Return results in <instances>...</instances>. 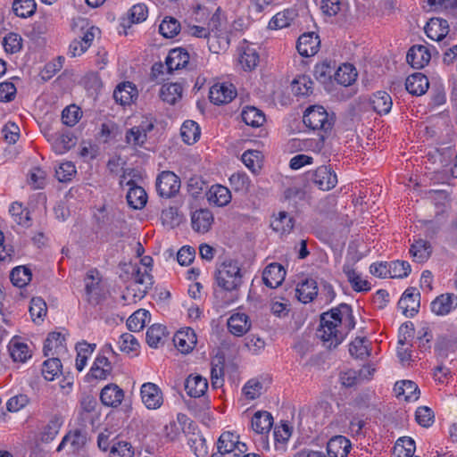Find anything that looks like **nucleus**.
<instances>
[{"label": "nucleus", "mask_w": 457, "mask_h": 457, "mask_svg": "<svg viewBox=\"0 0 457 457\" xmlns=\"http://www.w3.org/2000/svg\"><path fill=\"white\" fill-rule=\"evenodd\" d=\"M189 54L181 47L171 49L165 59V63L169 71H173L186 68L189 65Z\"/></svg>", "instance_id": "obj_23"}, {"label": "nucleus", "mask_w": 457, "mask_h": 457, "mask_svg": "<svg viewBox=\"0 0 457 457\" xmlns=\"http://www.w3.org/2000/svg\"><path fill=\"white\" fill-rule=\"evenodd\" d=\"M286 270L284 267L277 262L268 265L262 274L263 283L270 287L276 288L281 285L285 279Z\"/></svg>", "instance_id": "obj_20"}, {"label": "nucleus", "mask_w": 457, "mask_h": 457, "mask_svg": "<svg viewBox=\"0 0 457 457\" xmlns=\"http://www.w3.org/2000/svg\"><path fill=\"white\" fill-rule=\"evenodd\" d=\"M180 179L172 171H162L156 179V190L160 196L170 198L179 193Z\"/></svg>", "instance_id": "obj_6"}, {"label": "nucleus", "mask_w": 457, "mask_h": 457, "mask_svg": "<svg viewBox=\"0 0 457 457\" xmlns=\"http://www.w3.org/2000/svg\"><path fill=\"white\" fill-rule=\"evenodd\" d=\"M237 96V89L233 84L221 82L215 83L209 92L212 103L217 105L227 104Z\"/></svg>", "instance_id": "obj_10"}, {"label": "nucleus", "mask_w": 457, "mask_h": 457, "mask_svg": "<svg viewBox=\"0 0 457 457\" xmlns=\"http://www.w3.org/2000/svg\"><path fill=\"white\" fill-rule=\"evenodd\" d=\"M357 78L355 68L349 63L340 66L335 73V79L342 86L348 87L352 85Z\"/></svg>", "instance_id": "obj_48"}, {"label": "nucleus", "mask_w": 457, "mask_h": 457, "mask_svg": "<svg viewBox=\"0 0 457 457\" xmlns=\"http://www.w3.org/2000/svg\"><path fill=\"white\" fill-rule=\"evenodd\" d=\"M349 353L352 356L359 359L370 356L369 341L365 337H356L350 344Z\"/></svg>", "instance_id": "obj_58"}, {"label": "nucleus", "mask_w": 457, "mask_h": 457, "mask_svg": "<svg viewBox=\"0 0 457 457\" xmlns=\"http://www.w3.org/2000/svg\"><path fill=\"white\" fill-rule=\"evenodd\" d=\"M47 312V306L41 297H33L30 301L29 313L34 322L43 321Z\"/></svg>", "instance_id": "obj_59"}, {"label": "nucleus", "mask_w": 457, "mask_h": 457, "mask_svg": "<svg viewBox=\"0 0 457 457\" xmlns=\"http://www.w3.org/2000/svg\"><path fill=\"white\" fill-rule=\"evenodd\" d=\"M343 324L349 330L355 326L352 308L346 303H341L338 307L321 315L317 336L321 339L325 347L335 348L343 342L345 334L337 328L339 325Z\"/></svg>", "instance_id": "obj_1"}, {"label": "nucleus", "mask_w": 457, "mask_h": 457, "mask_svg": "<svg viewBox=\"0 0 457 457\" xmlns=\"http://www.w3.org/2000/svg\"><path fill=\"white\" fill-rule=\"evenodd\" d=\"M303 121L312 130L327 133L331 130L335 119L333 113H328L323 106L312 105L305 110Z\"/></svg>", "instance_id": "obj_3"}, {"label": "nucleus", "mask_w": 457, "mask_h": 457, "mask_svg": "<svg viewBox=\"0 0 457 457\" xmlns=\"http://www.w3.org/2000/svg\"><path fill=\"white\" fill-rule=\"evenodd\" d=\"M175 346L183 353H189L196 345V335L191 328H182L174 335Z\"/></svg>", "instance_id": "obj_19"}, {"label": "nucleus", "mask_w": 457, "mask_h": 457, "mask_svg": "<svg viewBox=\"0 0 457 457\" xmlns=\"http://www.w3.org/2000/svg\"><path fill=\"white\" fill-rule=\"evenodd\" d=\"M238 62L245 71H253L260 62L258 46L255 44L244 41L239 48Z\"/></svg>", "instance_id": "obj_7"}, {"label": "nucleus", "mask_w": 457, "mask_h": 457, "mask_svg": "<svg viewBox=\"0 0 457 457\" xmlns=\"http://www.w3.org/2000/svg\"><path fill=\"white\" fill-rule=\"evenodd\" d=\"M213 222L212 212L208 209H200L191 215L192 228L199 233L207 232Z\"/></svg>", "instance_id": "obj_28"}, {"label": "nucleus", "mask_w": 457, "mask_h": 457, "mask_svg": "<svg viewBox=\"0 0 457 457\" xmlns=\"http://www.w3.org/2000/svg\"><path fill=\"white\" fill-rule=\"evenodd\" d=\"M251 327L249 318L246 314L233 313L228 320V328L231 334L241 337L245 334Z\"/></svg>", "instance_id": "obj_33"}, {"label": "nucleus", "mask_w": 457, "mask_h": 457, "mask_svg": "<svg viewBox=\"0 0 457 457\" xmlns=\"http://www.w3.org/2000/svg\"><path fill=\"white\" fill-rule=\"evenodd\" d=\"M216 282L220 287L226 291H235L242 284V275L237 262L226 261L217 270Z\"/></svg>", "instance_id": "obj_2"}, {"label": "nucleus", "mask_w": 457, "mask_h": 457, "mask_svg": "<svg viewBox=\"0 0 457 457\" xmlns=\"http://www.w3.org/2000/svg\"><path fill=\"white\" fill-rule=\"evenodd\" d=\"M87 300L92 304H97L104 297L101 278L96 270H89L84 279Z\"/></svg>", "instance_id": "obj_9"}, {"label": "nucleus", "mask_w": 457, "mask_h": 457, "mask_svg": "<svg viewBox=\"0 0 457 457\" xmlns=\"http://www.w3.org/2000/svg\"><path fill=\"white\" fill-rule=\"evenodd\" d=\"M124 398L123 390L116 384L105 386L100 393L102 403L108 407H118Z\"/></svg>", "instance_id": "obj_25"}, {"label": "nucleus", "mask_w": 457, "mask_h": 457, "mask_svg": "<svg viewBox=\"0 0 457 457\" xmlns=\"http://www.w3.org/2000/svg\"><path fill=\"white\" fill-rule=\"evenodd\" d=\"M133 280L134 286L143 287L142 288L138 287V294H134L135 297L142 299L154 283L153 276L146 269H145L144 271H142L140 269H137V271L133 274Z\"/></svg>", "instance_id": "obj_40"}, {"label": "nucleus", "mask_w": 457, "mask_h": 457, "mask_svg": "<svg viewBox=\"0 0 457 457\" xmlns=\"http://www.w3.org/2000/svg\"><path fill=\"white\" fill-rule=\"evenodd\" d=\"M137 96L136 87L129 81L119 84L113 92L114 100L121 105L129 104Z\"/></svg>", "instance_id": "obj_35"}, {"label": "nucleus", "mask_w": 457, "mask_h": 457, "mask_svg": "<svg viewBox=\"0 0 457 457\" xmlns=\"http://www.w3.org/2000/svg\"><path fill=\"white\" fill-rule=\"evenodd\" d=\"M31 270L25 266H18L12 270L10 279L13 286L17 287H26L31 280Z\"/></svg>", "instance_id": "obj_49"}, {"label": "nucleus", "mask_w": 457, "mask_h": 457, "mask_svg": "<svg viewBox=\"0 0 457 457\" xmlns=\"http://www.w3.org/2000/svg\"><path fill=\"white\" fill-rule=\"evenodd\" d=\"M394 391L398 399H403L406 402H414L418 400L420 396L418 386L411 380L396 382Z\"/></svg>", "instance_id": "obj_29"}, {"label": "nucleus", "mask_w": 457, "mask_h": 457, "mask_svg": "<svg viewBox=\"0 0 457 457\" xmlns=\"http://www.w3.org/2000/svg\"><path fill=\"white\" fill-rule=\"evenodd\" d=\"M432 247L429 242L420 239L413 243L410 248V253L417 262H425L431 255Z\"/></svg>", "instance_id": "obj_44"}, {"label": "nucleus", "mask_w": 457, "mask_h": 457, "mask_svg": "<svg viewBox=\"0 0 457 457\" xmlns=\"http://www.w3.org/2000/svg\"><path fill=\"white\" fill-rule=\"evenodd\" d=\"M112 364L105 355L98 354L89 370V376L96 379H105L112 371Z\"/></svg>", "instance_id": "obj_37"}, {"label": "nucleus", "mask_w": 457, "mask_h": 457, "mask_svg": "<svg viewBox=\"0 0 457 457\" xmlns=\"http://www.w3.org/2000/svg\"><path fill=\"white\" fill-rule=\"evenodd\" d=\"M165 335L166 327L161 324H154L146 331V342L150 347L157 348L163 344Z\"/></svg>", "instance_id": "obj_50"}, {"label": "nucleus", "mask_w": 457, "mask_h": 457, "mask_svg": "<svg viewBox=\"0 0 457 457\" xmlns=\"http://www.w3.org/2000/svg\"><path fill=\"white\" fill-rule=\"evenodd\" d=\"M431 54L425 46L415 45L411 46L406 55L408 63L414 69H421L428 64Z\"/></svg>", "instance_id": "obj_18"}, {"label": "nucleus", "mask_w": 457, "mask_h": 457, "mask_svg": "<svg viewBox=\"0 0 457 457\" xmlns=\"http://www.w3.org/2000/svg\"><path fill=\"white\" fill-rule=\"evenodd\" d=\"M97 31L98 29L92 26L83 33L81 37L74 39L70 44L69 54L71 57L80 56L83 54L91 46Z\"/></svg>", "instance_id": "obj_16"}, {"label": "nucleus", "mask_w": 457, "mask_h": 457, "mask_svg": "<svg viewBox=\"0 0 457 457\" xmlns=\"http://www.w3.org/2000/svg\"><path fill=\"white\" fill-rule=\"evenodd\" d=\"M414 336V327L411 322H405L399 328L397 356L401 362L404 363L411 360V354L404 345Z\"/></svg>", "instance_id": "obj_14"}, {"label": "nucleus", "mask_w": 457, "mask_h": 457, "mask_svg": "<svg viewBox=\"0 0 457 457\" xmlns=\"http://www.w3.org/2000/svg\"><path fill=\"white\" fill-rule=\"evenodd\" d=\"M307 179L319 189L328 191L337 184V176L330 166L321 165L306 175Z\"/></svg>", "instance_id": "obj_4"}, {"label": "nucleus", "mask_w": 457, "mask_h": 457, "mask_svg": "<svg viewBox=\"0 0 457 457\" xmlns=\"http://www.w3.org/2000/svg\"><path fill=\"white\" fill-rule=\"evenodd\" d=\"M431 312L437 316H445L457 308V295L442 294L430 303Z\"/></svg>", "instance_id": "obj_13"}, {"label": "nucleus", "mask_w": 457, "mask_h": 457, "mask_svg": "<svg viewBox=\"0 0 457 457\" xmlns=\"http://www.w3.org/2000/svg\"><path fill=\"white\" fill-rule=\"evenodd\" d=\"M9 212L13 220L19 225L27 226L30 220L29 212L19 202L11 204Z\"/></svg>", "instance_id": "obj_57"}, {"label": "nucleus", "mask_w": 457, "mask_h": 457, "mask_svg": "<svg viewBox=\"0 0 457 457\" xmlns=\"http://www.w3.org/2000/svg\"><path fill=\"white\" fill-rule=\"evenodd\" d=\"M141 399L147 409L155 410L163 403L162 394L160 388L154 383H145L140 390Z\"/></svg>", "instance_id": "obj_12"}, {"label": "nucleus", "mask_w": 457, "mask_h": 457, "mask_svg": "<svg viewBox=\"0 0 457 457\" xmlns=\"http://www.w3.org/2000/svg\"><path fill=\"white\" fill-rule=\"evenodd\" d=\"M180 134L183 141L187 145L195 144L201 135V130L199 125L191 120H186L183 122Z\"/></svg>", "instance_id": "obj_46"}, {"label": "nucleus", "mask_w": 457, "mask_h": 457, "mask_svg": "<svg viewBox=\"0 0 457 457\" xmlns=\"http://www.w3.org/2000/svg\"><path fill=\"white\" fill-rule=\"evenodd\" d=\"M187 445L196 457H206L208 446L205 438L200 432L188 433Z\"/></svg>", "instance_id": "obj_42"}, {"label": "nucleus", "mask_w": 457, "mask_h": 457, "mask_svg": "<svg viewBox=\"0 0 457 457\" xmlns=\"http://www.w3.org/2000/svg\"><path fill=\"white\" fill-rule=\"evenodd\" d=\"M152 119L145 117L137 126L129 129L126 133V142L133 146H143L147 138V133L154 129Z\"/></svg>", "instance_id": "obj_8"}, {"label": "nucleus", "mask_w": 457, "mask_h": 457, "mask_svg": "<svg viewBox=\"0 0 457 457\" xmlns=\"http://www.w3.org/2000/svg\"><path fill=\"white\" fill-rule=\"evenodd\" d=\"M208 388L207 379L200 375H189L185 382V390L191 397H200Z\"/></svg>", "instance_id": "obj_31"}, {"label": "nucleus", "mask_w": 457, "mask_h": 457, "mask_svg": "<svg viewBox=\"0 0 457 457\" xmlns=\"http://www.w3.org/2000/svg\"><path fill=\"white\" fill-rule=\"evenodd\" d=\"M352 444L344 436H333L327 444V451L329 457H347Z\"/></svg>", "instance_id": "obj_27"}, {"label": "nucleus", "mask_w": 457, "mask_h": 457, "mask_svg": "<svg viewBox=\"0 0 457 457\" xmlns=\"http://www.w3.org/2000/svg\"><path fill=\"white\" fill-rule=\"evenodd\" d=\"M294 219L288 215L287 212H279L270 223V227L274 231L280 235L290 233L294 228Z\"/></svg>", "instance_id": "obj_45"}, {"label": "nucleus", "mask_w": 457, "mask_h": 457, "mask_svg": "<svg viewBox=\"0 0 457 457\" xmlns=\"http://www.w3.org/2000/svg\"><path fill=\"white\" fill-rule=\"evenodd\" d=\"M8 351L12 359L15 362L24 363L32 356L28 344L17 337H12L9 342Z\"/></svg>", "instance_id": "obj_22"}, {"label": "nucleus", "mask_w": 457, "mask_h": 457, "mask_svg": "<svg viewBox=\"0 0 457 457\" xmlns=\"http://www.w3.org/2000/svg\"><path fill=\"white\" fill-rule=\"evenodd\" d=\"M343 272L345 274L348 282L351 284L353 289L356 292H367L370 290V284L368 280L361 277V274L358 272L352 265L345 264L343 267Z\"/></svg>", "instance_id": "obj_32"}, {"label": "nucleus", "mask_w": 457, "mask_h": 457, "mask_svg": "<svg viewBox=\"0 0 457 457\" xmlns=\"http://www.w3.org/2000/svg\"><path fill=\"white\" fill-rule=\"evenodd\" d=\"M37 9L35 0H14L12 3V11L16 16L28 18L32 16Z\"/></svg>", "instance_id": "obj_53"}, {"label": "nucleus", "mask_w": 457, "mask_h": 457, "mask_svg": "<svg viewBox=\"0 0 457 457\" xmlns=\"http://www.w3.org/2000/svg\"><path fill=\"white\" fill-rule=\"evenodd\" d=\"M183 87L180 83H167L160 89V97L163 102L175 104L182 96Z\"/></svg>", "instance_id": "obj_43"}, {"label": "nucleus", "mask_w": 457, "mask_h": 457, "mask_svg": "<svg viewBox=\"0 0 457 457\" xmlns=\"http://www.w3.org/2000/svg\"><path fill=\"white\" fill-rule=\"evenodd\" d=\"M3 46L7 54H16L22 48V38L21 35L11 32L4 37Z\"/></svg>", "instance_id": "obj_62"}, {"label": "nucleus", "mask_w": 457, "mask_h": 457, "mask_svg": "<svg viewBox=\"0 0 457 457\" xmlns=\"http://www.w3.org/2000/svg\"><path fill=\"white\" fill-rule=\"evenodd\" d=\"M320 40L314 32L303 33L297 40L296 49L302 56H312L319 51Z\"/></svg>", "instance_id": "obj_15"}, {"label": "nucleus", "mask_w": 457, "mask_h": 457, "mask_svg": "<svg viewBox=\"0 0 457 457\" xmlns=\"http://www.w3.org/2000/svg\"><path fill=\"white\" fill-rule=\"evenodd\" d=\"M180 31V23L173 17H165L159 26V32L166 38H172Z\"/></svg>", "instance_id": "obj_56"}, {"label": "nucleus", "mask_w": 457, "mask_h": 457, "mask_svg": "<svg viewBox=\"0 0 457 457\" xmlns=\"http://www.w3.org/2000/svg\"><path fill=\"white\" fill-rule=\"evenodd\" d=\"M242 392L247 399L254 400L262 394L263 384L258 379H250L243 386Z\"/></svg>", "instance_id": "obj_64"}, {"label": "nucleus", "mask_w": 457, "mask_h": 457, "mask_svg": "<svg viewBox=\"0 0 457 457\" xmlns=\"http://www.w3.org/2000/svg\"><path fill=\"white\" fill-rule=\"evenodd\" d=\"M295 295L303 303H311L318 295V284L312 278H305L297 284Z\"/></svg>", "instance_id": "obj_24"}, {"label": "nucleus", "mask_w": 457, "mask_h": 457, "mask_svg": "<svg viewBox=\"0 0 457 457\" xmlns=\"http://www.w3.org/2000/svg\"><path fill=\"white\" fill-rule=\"evenodd\" d=\"M262 154L256 150H247L242 154V162L253 173H256L262 166Z\"/></svg>", "instance_id": "obj_61"}, {"label": "nucleus", "mask_w": 457, "mask_h": 457, "mask_svg": "<svg viewBox=\"0 0 457 457\" xmlns=\"http://www.w3.org/2000/svg\"><path fill=\"white\" fill-rule=\"evenodd\" d=\"M62 363L58 357L54 355L44 361L42 367V375L45 379L53 381L61 373Z\"/></svg>", "instance_id": "obj_52"}, {"label": "nucleus", "mask_w": 457, "mask_h": 457, "mask_svg": "<svg viewBox=\"0 0 457 457\" xmlns=\"http://www.w3.org/2000/svg\"><path fill=\"white\" fill-rule=\"evenodd\" d=\"M296 17V12L293 9H287L278 12L269 22L271 29H280L288 27Z\"/></svg>", "instance_id": "obj_47"}, {"label": "nucleus", "mask_w": 457, "mask_h": 457, "mask_svg": "<svg viewBox=\"0 0 457 457\" xmlns=\"http://www.w3.org/2000/svg\"><path fill=\"white\" fill-rule=\"evenodd\" d=\"M65 350V337L60 332L49 333L43 347L45 356H58Z\"/></svg>", "instance_id": "obj_21"}, {"label": "nucleus", "mask_w": 457, "mask_h": 457, "mask_svg": "<svg viewBox=\"0 0 457 457\" xmlns=\"http://www.w3.org/2000/svg\"><path fill=\"white\" fill-rule=\"evenodd\" d=\"M207 200L219 207L228 205L231 201V192L220 184L212 185L206 193Z\"/></svg>", "instance_id": "obj_26"}, {"label": "nucleus", "mask_w": 457, "mask_h": 457, "mask_svg": "<svg viewBox=\"0 0 457 457\" xmlns=\"http://www.w3.org/2000/svg\"><path fill=\"white\" fill-rule=\"evenodd\" d=\"M313 81L305 75L299 76L292 82V91L296 96H307L312 93Z\"/></svg>", "instance_id": "obj_54"}, {"label": "nucleus", "mask_w": 457, "mask_h": 457, "mask_svg": "<svg viewBox=\"0 0 457 457\" xmlns=\"http://www.w3.org/2000/svg\"><path fill=\"white\" fill-rule=\"evenodd\" d=\"M149 312L146 310L139 309L133 312L127 320V327L132 332H138L145 326V321L149 319Z\"/></svg>", "instance_id": "obj_51"}, {"label": "nucleus", "mask_w": 457, "mask_h": 457, "mask_svg": "<svg viewBox=\"0 0 457 457\" xmlns=\"http://www.w3.org/2000/svg\"><path fill=\"white\" fill-rule=\"evenodd\" d=\"M243 121L253 128H259L266 120L264 112L255 106L246 105L241 112Z\"/></svg>", "instance_id": "obj_36"}, {"label": "nucleus", "mask_w": 457, "mask_h": 457, "mask_svg": "<svg viewBox=\"0 0 457 457\" xmlns=\"http://www.w3.org/2000/svg\"><path fill=\"white\" fill-rule=\"evenodd\" d=\"M87 437L85 433L79 429L69 432L59 444L56 451H62L69 445L71 453L79 451L86 443Z\"/></svg>", "instance_id": "obj_34"}, {"label": "nucleus", "mask_w": 457, "mask_h": 457, "mask_svg": "<svg viewBox=\"0 0 457 457\" xmlns=\"http://www.w3.org/2000/svg\"><path fill=\"white\" fill-rule=\"evenodd\" d=\"M126 185L129 187V191L126 195L128 204L135 210L144 208L147 203V194L145 190L142 187L136 185L135 181L132 179H129Z\"/></svg>", "instance_id": "obj_17"}, {"label": "nucleus", "mask_w": 457, "mask_h": 457, "mask_svg": "<svg viewBox=\"0 0 457 457\" xmlns=\"http://www.w3.org/2000/svg\"><path fill=\"white\" fill-rule=\"evenodd\" d=\"M373 110L378 114H387L392 108L393 102L390 95L386 91H378L370 98Z\"/></svg>", "instance_id": "obj_39"}, {"label": "nucleus", "mask_w": 457, "mask_h": 457, "mask_svg": "<svg viewBox=\"0 0 457 457\" xmlns=\"http://www.w3.org/2000/svg\"><path fill=\"white\" fill-rule=\"evenodd\" d=\"M134 448L131 444L115 438L110 448V457H134Z\"/></svg>", "instance_id": "obj_55"}, {"label": "nucleus", "mask_w": 457, "mask_h": 457, "mask_svg": "<svg viewBox=\"0 0 457 457\" xmlns=\"http://www.w3.org/2000/svg\"><path fill=\"white\" fill-rule=\"evenodd\" d=\"M273 424V418L268 411H257L252 418L251 425L254 432L258 434L268 433Z\"/></svg>", "instance_id": "obj_41"}, {"label": "nucleus", "mask_w": 457, "mask_h": 457, "mask_svg": "<svg viewBox=\"0 0 457 457\" xmlns=\"http://www.w3.org/2000/svg\"><path fill=\"white\" fill-rule=\"evenodd\" d=\"M390 278H406L411 270V265L406 261L396 260L389 262Z\"/></svg>", "instance_id": "obj_63"}, {"label": "nucleus", "mask_w": 457, "mask_h": 457, "mask_svg": "<svg viewBox=\"0 0 457 457\" xmlns=\"http://www.w3.org/2000/svg\"><path fill=\"white\" fill-rule=\"evenodd\" d=\"M217 451L223 454L233 453L235 457H239L247 451V446L239 441L238 435L231 431H225L217 441Z\"/></svg>", "instance_id": "obj_5"}, {"label": "nucleus", "mask_w": 457, "mask_h": 457, "mask_svg": "<svg viewBox=\"0 0 457 457\" xmlns=\"http://www.w3.org/2000/svg\"><path fill=\"white\" fill-rule=\"evenodd\" d=\"M441 21H439V18H433L430 19V21L427 23L425 27V32L427 36L436 41H440L445 37V36L448 33V30H445V27L441 29V31L438 29H440Z\"/></svg>", "instance_id": "obj_60"}, {"label": "nucleus", "mask_w": 457, "mask_h": 457, "mask_svg": "<svg viewBox=\"0 0 457 457\" xmlns=\"http://www.w3.org/2000/svg\"><path fill=\"white\" fill-rule=\"evenodd\" d=\"M63 420L60 415H54L49 421L42 428L40 432V439L44 443H49L58 435Z\"/></svg>", "instance_id": "obj_38"}, {"label": "nucleus", "mask_w": 457, "mask_h": 457, "mask_svg": "<svg viewBox=\"0 0 457 457\" xmlns=\"http://www.w3.org/2000/svg\"><path fill=\"white\" fill-rule=\"evenodd\" d=\"M429 87L428 78L420 72L413 73L407 77L405 81L406 90L413 96L425 94Z\"/></svg>", "instance_id": "obj_30"}, {"label": "nucleus", "mask_w": 457, "mask_h": 457, "mask_svg": "<svg viewBox=\"0 0 457 457\" xmlns=\"http://www.w3.org/2000/svg\"><path fill=\"white\" fill-rule=\"evenodd\" d=\"M420 294L414 287L407 288L401 296L398 306L406 317H414L420 309Z\"/></svg>", "instance_id": "obj_11"}]
</instances>
